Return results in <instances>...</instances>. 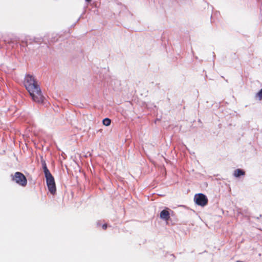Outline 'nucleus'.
I'll list each match as a JSON object with an SVG mask.
<instances>
[{"label":"nucleus","mask_w":262,"mask_h":262,"mask_svg":"<svg viewBox=\"0 0 262 262\" xmlns=\"http://www.w3.org/2000/svg\"><path fill=\"white\" fill-rule=\"evenodd\" d=\"M236 262H243V261L238 260V261H237Z\"/></svg>","instance_id":"nucleus-11"},{"label":"nucleus","mask_w":262,"mask_h":262,"mask_svg":"<svg viewBox=\"0 0 262 262\" xmlns=\"http://www.w3.org/2000/svg\"><path fill=\"white\" fill-rule=\"evenodd\" d=\"M245 174V172L242 169H237L234 170L233 175L235 177H239L241 176H244Z\"/></svg>","instance_id":"nucleus-6"},{"label":"nucleus","mask_w":262,"mask_h":262,"mask_svg":"<svg viewBox=\"0 0 262 262\" xmlns=\"http://www.w3.org/2000/svg\"><path fill=\"white\" fill-rule=\"evenodd\" d=\"M255 97L259 100H262V89L258 93H256Z\"/></svg>","instance_id":"nucleus-8"},{"label":"nucleus","mask_w":262,"mask_h":262,"mask_svg":"<svg viewBox=\"0 0 262 262\" xmlns=\"http://www.w3.org/2000/svg\"><path fill=\"white\" fill-rule=\"evenodd\" d=\"M160 216L161 219L167 221L170 219V213L167 210H163L160 212Z\"/></svg>","instance_id":"nucleus-5"},{"label":"nucleus","mask_w":262,"mask_h":262,"mask_svg":"<svg viewBox=\"0 0 262 262\" xmlns=\"http://www.w3.org/2000/svg\"><path fill=\"white\" fill-rule=\"evenodd\" d=\"M194 201L196 204L201 207H204L208 204L207 196L203 193L196 194L194 197Z\"/></svg>","instance_id":"nucleus-4"},{"label":"nucleus","mask_w":262,"mask_h":262,"mask_svg":"<svg viewBox=\"0 0 262 262\" xmlns=\"http://www.w3.org/2000/svg\"><path fill=\"white\" fill-rule=\"evenodd\" d=\"M42 168L45 173V177L46 179V183L48 188V189L50 193L52 194H54L56 191V188L54 178L48 169L46 162L45 160H42L41 161Z\"/></svg>","instance_id":"nucleus-2"},{"label":"nucleus","mask_w":262,"mask_h":262,"mask_svg":"<svg viewBox=\"0 0 262 262\" xmlns=\"http://www.w3.org/2000/svg\"><path fill=\"white\" fill-rule=\"evenodd\" d=\"M12 180L20 186L25 187L27 184V179L26 176L20 172H16L11 174Z\"/></svg>","instance_id":"nucleus-3"},{"label":"nucleus","mask_w":262,"mask_h":262,"mask_svg":"<svg viewBox=\"0 0 262 262\" xmlns=\"http://www.w3.org/2000/svg\"><path fill=\"white\" fill-rule=\"evenodd\" d=\"M107 224H105L102 225V228L103 230H106L107 228Z\"/></svg>","instance_id":"nucleus-9"},{"label":"nucleus","mask_w":262,"mask_h":262,"mask_svg":"<svg viewBox=\"0 0 262 262\" xmlns=\"http://www.w3.org/2000/svg\"><path fill=\"white\" fill-rule=\"evenodd\" d=\"M86 2H88V3H90L91 2L92 0H85Z\"/></svg>","instance_id":"nucleus-10"},{"label":"nucleus","mask_w":262,"mask_h":262,"mask_svg":"<svg viewBox=\"0 0 262 262\" xmlns=\"http://www.w3.org/2000/svg\"><path fill=\"white\" fill-rule=\"evenodd\" d=\"M111 120L108 118H105L103 120V124L105 126H109L111 124Z\"/></svg>","instance_id":"nucleus-7"},{"label":"nucleus","mask_w":262,"mask_h":262,"mask_svg":"<svg viewBox=\"0 0 262 262\" xmlns=\"http://www.w3.org/2000/svg\"><path fill=\"white\" fill-rule=\"evenodd\" d=\"M24 85L31 96L32 100L37 103H42L44 97L37 81L34 77L30 75L26 76Z\"/></svg>","instance_id":"nucleus-1"}]
</instances>
